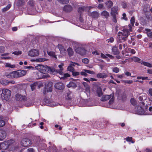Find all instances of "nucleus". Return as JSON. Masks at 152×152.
Here are the masks:
<instances>
[{
    "label": "nucleus",
    "mask_w": 152,
    "mask_h": 152,
    "mask_svg": "<svg viewBox=\"0 0 152 152\" xmlns=\"http://www.w3.org/2000/svg\"><path fill=\"white\" fill-rule=\"evenodd\" d=\"M26 71L25 70L19 69L16 71L10 72L6 75L7 77L9 78H17L25 75Z\"/></svg>",
    "instance_id": "nucleus-1"
},
{
    "label": "nucleus",
    "mask_w": 152,
    "mask_h": 152,
    "mask_svg": "<svg viewBox=\"0 0 152 152\" xmlns=\"http://www.w3.org/2000/svg\"><path fill=\"white\" fill-rule=\"evenodd\" d=\"M35 68L42 73L44 74L48 73L50 72L53 73L54 71V69L53 68H51L47 66H45L42 65H38L37 66H36Z\"/></svg>",
    "instance_id": "nucleus-2"
},
{
    "label": "nucleus",
    "mask_w": 152,
    "mask_h": 152,
    "mask_svg": "<svg viewBox=\"0 0 152 152\" xmlns=\"http://www.w3.org/2000/svg\"><path fill=\"white\" fill-rule=\"evenodd\" d=\"M2 91V93L1 94V98L3 100L7 101L10 98L11 91L7 89H3Z\"/></svg>",
    "instance_id": "nucleus-3"
},
{
    "label": "nucleus",
    "mask_w": 152,
    "mask_h": 152,
    "mask_svg": "<svg viewBox=\"0 0 152 152\" xmlns=\"http://www.w3.org/2000/svg\"><path fill=\"white\" fill-rule=\"evenodd\" d=\"M111 98V99L109 101V103L111 104L113 103L114 100V96L113 94L112 96L111 94L104 95L102 97L101 100L102 101H105Z\"/></svg>",
    "instance_id": "nucleus-4"
},
{
    "label": "nucleus",
    "mask_w": 152,
    "mask_h": 152,
    "mask_svg": "<svg viewBox=\"0 0 152 152\" xmlns=\"http://www.w3.org/2000/svg\"><path fill=\"white\" fill-rule=\"evenodd\" d=\"M32 143L31 140L28 138L23 139L21 142V145L24 147L30 146Z\"/></svg>",
    "instance_id": "nucleus-5"
},
{
    "label": "nucleus",
    "mask_w": 152,
    "mask_h": 152,
    "mask_svg": "<svg viewBox=\"0 0 152 152\" xmlns=\"http://www.w3.org/2000/svg\"><path fill=\"white\" fill-rule=\"evenodd\" d=\"M53 83L52 82H49L45 87V90L43 91V94L46 95V91L47 92H50L52 91Z\"/></svg>",
    "instance_id": "nucleus-6"
},
{
    "label": "nucleus",
    "mask_w": 152,
    "mask_h": 152,
    "mask_svg": "<svg viewBox=\"0 0 152 152\" xmlns=\"http://www.w3.org/2000/svg\"><path fill=\"white\" fill-rule=\"evenodd\" d=\"M39 51L36 49H33L30 50L28 52V55L31 57H36L39 55Z\"/></svg>",
    "instance_id": "nucleus-7"
},
{
    "label": "nucleus",
    "mask_w": 152,
    "mask_h": 152,
    "mask_svg": "<svg viewBox=\"0 0 152 152\" xmlns=\"http://www.w3.org/2000/svg\"><path fill=\"white\" fill-rule=\"evenodd\" d=\"M15 97L16 100L19 101L25 102L27 100V98L25 96L19 94H16Z\"/></svg>",
    "instance_id": "nucleus-8"
},
{
    "label": "nucleus",
    "mask_w": 152,
    "mask_h": 152,
    "mask_svg": "<svg viewBox=\"0 0 152 152\" xmlns=\"http://www.w3.org/2000/svg\"><path fill=\"white\" fill-rule=\"evenodd\" d=\"M75 50L76 53L81 56L85 54L86 52V50L84 48L80 47L76 48Z\"/></svg>",
    "instance_id": "nucleus-9"
},
{
    "label": "nucleus",
    "mask_w": 152,
    "mask_h": 152,
    "mask_svg": "<svg viewBox=\"0 0 152 152\" xmlns=\"http://www.w3.org/2000/svg\"><path fill=\"white\" fill-rule=\"evenodd\" d=\"M54 87L56 89L61 90L64 88V86L62 83L58 82L55 83Z\"/></svg>",
    "instance_id": "nucleus-10"
},
{
    "label": "nucleus",
    "mask_w": 152,
    "mask_h": 152,
    "mask_svg": "<svg viewBox=\"0 0 152 152\" xmlns=\"http://www.w3.org/2000/svg\"><path fill=\"white\" fill-rule=\"evenodd\" d=\"M7 133L3 129H0V141L4 140L6 137Z\"/></svg>",
    "instance_id": "nucleus-11"
},
{
    "label": "nucleus",
    "mask_w": 152,
    "mask_h": 152,
    "mask_svg": "<svg viewBox=\"0 0 152 152\" xmlns=\"http://www.w3.org/2000/svg\"><path fill=\"white\" fill-rule=\"evenodd\" d=\"M72 6L69 4L64 6L63 8L64 11L66 12H69L72 11Z\"/></svg>",
    "instance_id": "nucleus-12"
},
{
    "label": "nucleus",
    "mask_w": 152,
    "mask_h": 152,
    "mask_svg": "<svg viewBox=\"0 0 152 152\" xmlns=\"http://www.w3.org/2000/svg\"><path fill=\"white\" fill-rule=\"evenodd\" d=\"M88 14L89 16H91L94 18H97L99 16V13L96 11H93L92 12H88Z\"/></svg>",
    "instance_id": "nucleus-13"
},
{
    "label": "nucleus",
    "mask_w": 152,
    "mask_h": 152,
    "mask_svg": "<svg viewBox=\"0 0 152 152\" xmlns=\"http://www.w3.org/2000/svg\"><path fill=\"white\" fill-rule=\"evenodd\" d=\"M111 12L110 14L111 15H116L118 14V7L117 6H114L111 9Z\"/></svg>",
    "instance_id": "nucleus-14"
},
{
    "label": "nucleus",
    "mask_w": 152,
    "mask_h": 152,
    "mask_svg": "<svg viewBox=\"0 0 152 152\" xmlns=\"http://www.w3.org/2000/svg\"><path fill=\"white\" fill-rule=\"evenodd\" d=\"M83 70L84 71H82L81 72L80 74L83 76H86L88 75L87 73L89 74H93V71L88 70L87 69H83Z\"/></svg>",
    "instance_id": "nucleus-15"
},
{
    "label": "nucleus",
    "mask_w": 152,
    "mask_h": 152,
    "mask_svg": "<svg viewBox=\"0 0 152 152\" xmlns=\"http://www.w3.org/2000/svg\"><path fill=\"white\" fill-rule=\"evenodd\" d=\"M107 75L105 73H101L97 74L96 75V77L97 78H104L107 77Z\"/></svg>",
    "instance_id": "nucleus-16"
},
{
    "label": "nucleus",
    "mask_w": 152,
    "mask_h": 152,
    "mask_svg": "<svg viewBox=\"0 0 152 152\" xmlns=\"http://www.w3.org/2000/svg\"><path fill=\"white\" fill-rule=\"evenodd\" d=\"M112 50L114 55H118L120 53V52L118 50L117 47L115 46L113 47L112 48Z\"/></svg>",
    "instance_id": "nucleus-17"
},
{
    "label": "nucleus",
    "mask_w": 152,
    "mask_h": 152,
    "mask_svg": "<svg viewBox=\"0 0 152 152\" xmlns=\"http://www.w3.org/2000/svg\"><path fill=\"white\" fill-rule=\"evenodd\" d=\"M121 33L123 36L128 37L129 34V32L127 29H126L124 28L122 30V32H121Z\"/></svg>",
    "instance_id": "nucleus-18"
},
{
    "label": "nucleus",
    "mask_w": 152,
    "mask_h": 152,
    "mask_svg": "<svg viewBox=\"0 0 152 152\" xmlns=\"http://www.w3.org/2000/svg\"><path fill=\"white\" fill-rule=\"evenodd\" d=\"M145 30L146 31V34L150 38H152V32L151 30L149 28H145Z\"/></svg>",
    "instance_id": "nucleus-19"
},
{
    "label": "nucleus",
    "mask_w": 152,
    "mask_h": 152,
    "mask_svg": "<svg viewBox=\"0 0 152 152\" xmlns=\"http://www.w3.org/2000/svg\"><path fill=\"white\" fill-rule=\"evenodd\" d=\"M96 93L98 97H100L102 95L103 93L102 89L101 88L99 87L97 88L96 91Z\"/></svg>",
    "instance_id": "nucleus-20"
},
{
    "label": "nucleus",
    "mask_w": 152,
    "mask_h": 152,
    "mask_svg": "<svg viewBox=\"0 0 152 152\" xmlns=\"http://www.w3.org/2000/svg\"><path fill=\"white\" fill-rule=\"evenodd\" d=\"M48 54L51 57H52L54 58H57L56 55L55 53L54 52L50 51H47Z\"/></svg>",
    "instance_id": "nucleus-21"
},
{
    "label": "nucleus",
    "mask_w": 152,
    "mask_h": 152,
    "mask_svg": "<svg viewBox=\"0 0 152 152\" xmlns=\"http://www.w3.org/2000/svg\"><path fill=\"white\" fill-rule=\"evenodd\" d=\"M86 8L84 7H80L78 8L77 11L80 14V17H81V16L82 14V12H84Z\"/></svg>",
    "instance_id": "nucleus-22"
},
{
    "label": "nucleus",
    "mask_w": 152,
    "mask_h": 152,
    "mask_svg": "<svg viewBox=\"0 0 152 152\" xmlns=\"http://www.w3.org/2000/svg\"><path fill=\"white\" fill-rule=\"evenodd\" d=\"M101 15L102 16H104L105 18H107L109 16L110 14L107 11L104 10L102 12Z\"/></svg>",
    "instance_id": "nucleus-23"
},
{
    "label": "nucleus",
    "mask_w": 152,
    "mask_h": 152,
    "mask_svg": "<svg viewBox=\"0 0 152 152\" xmlns=\"http://www.w3.org/2000/svg\"><path fill=\"white\" fill-rule=\"evenodd\" d=\"M67 51L68 53V55L70 57L73 56L74 52L72 49L70 47H69L67 49Z\"/></svg>",
    "instance_id": "nucleus-24"
},
{
    "label": "nucleus",
    "mask_w": 152,
    "mask_h": 152,
    "mask_svg": "<svg viewBox=\"0 0 152 152\" xmlns=\"http://www.w3.org/2000/svg\"><path fill=\"white\" fill-rule=\"evenodd\" d=\"M14 142L15 141L14 140L10 139L8 140L5 141L4 143H6V144L8 145V146L9 147L10 145L14 143Z\"/></svg>",
    "instance_id": "nucleus-25"
},
{
    "label": "nucleus",
    "mask_w": 152,
    "mask_h": 152,
    "mask_svg": "<svg viewBox=\"0 0 152 152\" xmlns=\"http://www.w3.org/2000/svg\"><path fill=\"white\" fill-rule=\"evenodd\" d=\"M66 99L67 100H71L72 96V93L70 91H68L66 93Z\"/></svg>",
    "instance_id": "nucleus-26"
},
{
    "label": "nucleus",
    "mask_w": 152,
    "mask_h": 152,
    "mask_svg": "<svg viewBox=\"0 0 152 152\" xmlns=\"http://www.w3.org/2000/svg\"><path fill=\"white\" fill-rule=\"evenodd\" d=\"M67 86L68 88L72 87L75 88L77 87L76 84L73 82H70L67 85Z\"/></svg>",
    "instance_id": "nucleus-27"
},
{
    "label": "nucleus",
    "mask_w": 152,
    "mask_h": 152,
    "mask_svg": "<svg viewBox=\"0 0 152 152\" xmlns=\"http://www.w3.org/2000/svg\"><path fill=\"white\" fill-rule=\"evenodd\" d=\"M47 60V59L46 58H36L35 60H32L31 61H36L37 62H43L46 61Z\"/></svg>",
    "instance_id": "nucleus-28"
},
{
    "label": "nucleus",
    "mask_w": 152,
    "mask_h": 152,
    "mask_svg": "<svg viewBox=\"0 0 152 152\" xmlns=\"http://www.w3.org/2000/svg\"><path fill=\"white\" fill-rule=\"evenodd\" d=\"M132 60L135 62L140 63L141 59L136 56H134L132 58Z\"/></svg>",
    "instance_id": "nucleus-29"
},
{
    "label": "nucleus",
    "mask_w": 152,
    "mask_h": 152,
    "mask_svg": "<svg viewBox=\"0 0 152 152\" xmlns=\"http://www.w3.org/2000/svg\"><path fill=\"white\" fill-rule=\"evenodd\" d=\"M144 111L143 108L141 107L138 108L137 110V113L140 115H142L144 113Z\"/></svg>",
    "instance_id": "nucleus-30"
},
{
    "label": "nucleus",
    "mask_w": 152,
    "mask_h": 152,
    "mask_svg": "<svg viewBox=\"0 0 152 152\" xmlns=\"http://www.w3.org/2000/svg\"><path fill=\"white\" fill-rule=\"evenodd\" d=\"M141 64L145 66H146L149 67H152V64L149 62H147L145 61H143L141 63Z\"/></svg>",
    "instance_id": "nucleus-31"
},
{
    "label": "nucleus",
    "mask_w": 152,
    "mask_h": 152,
    "mask_svg": "<svg viewBox=\"0 0 152 152\" xmlns=\"http://www.w3.org/2000/svg\"><path fill=\"white\" fill-rule=\"evenodd\" d=\"M106 4L108 8H111L113 5V3L111 1H107Z\"/></svg>",
    "instance_id": "nucleus-32"
},
{
    "label": "nucleus",
    "mask_w": 152,
    "mask_h": 152,
    "mask_svg": "<svg viewBox=\"0 0 152 152\" xmlns=\"http://www.w3.org/2000/svg\"><path fill=\"white\" fill-rule=\"evenodd\" d=\"M4 143L5 141L1 143L2 149L3 150L7 149L9 148L8 145Z\"/></svg>",
    "instance_id": "nucleus-33"
},
{
    "label": "nucleus",
    "mask_w": 152,
    "mask_h": 152,
    "mask_svg": "<svg viewBox=\"0 0 152 152\" xmlns=\"http://www.w3.org/2000/svg\"><path fill=\"white\" fill-rule=\"evenodd\" d=\"M58 48L59 49L61 52L64 51H66L65 49L64 48V47L61 44H58Z\"/></svg>",
    "instance_id": "nucleus-34"
},
{
    "label": "nucleus",
    "mask_w": 152,
    "mask_h": 152,
    "mask_svg": "<svg viewBox=\"0 0 152 152\" xmlns=\"http://www.w3.org/2000/svg\"><path fill=\"white\" fill-rule=\"evenodd\" d=\"M59 2L62 4H66L69 3L68 0H57Z\"/></svg>",
    "instance_id": "nucleus-35"
},
{
    "label": "nucleus",
    "mask_w": 152,
    "mask_h": 152,
    "mask_svg": "<svg viewBox=\"0 0 152 152\" xmlns=\"http://www.w3.org/2000/svg\"><path fill=\"white\" fill-rule=\"evenodd\" d=\"M121 81L125 84H132L133 83V81L132 80H122Z\"/></svg>",
    "instance_id": "nucleus-36"
},
{
    "label": "nucleus",
    "mask_w": 152,
    "mask_h": 152,
    "mask_svg": "<svg viewBox=\"0 0 152 152\" xmlns=\"http://www.w3.org/2000/svg\"><path fill=\"white\" fill-rule=\"evenodd\" d=\"M24 1L23 0H19L17 4L19 6H22L24 4Z\"/></svg>",
    "instance_id": "nucleus-37"
},
{
    "label": "nucleus",
    "mask_w": 152,
    "mask_h": 152,
    "mask_svg": "<svg viewBox=\"0 0 152 152\" xmlns=\"http://www.w3.org/2000/svg\"><path fill=\"white\" fill-rule=\"evenodd\" d=\"M22 54V51L20 50H16L12 52V54L18 56Z\"/></svg>",
    "instance_id": "nucleus-38"
},
{
    "label": "nucleus",
    "mask_w": 152,
    "mask_h": 152,
    "mask_svg": "<svg viewBox=\"0 0 152 152\" xmlns=\"http://www.w3.org/2000/svg\"><path fill=\"white\" fill-rule=\"evenodd\" d=\"M5 66L7 67L14 68L15 67V66L14 64L12 65L10 63H7L6 64Z\"/></svg>",
    "instance_id": "nucleus-39"
},
{
    "label": "nucleus",
    "mask_w": 152,
    "mask_h": 152,
    "mask_svg": "<svg viewBox=\"0 0 152 152\" xmlns=\"http://www.w3.org/2000/svg\"><path fill=\"white\" fill-rule=\"evenodd\" d=\"M130 102L132 104L133 106H135L137 104L136 100L134 98H131L130 99Z\"/></svg>",
    "instance_id": "nucleus-40"
},
{
    "label": "nucleus",
    "mask_w": 152,
    "mask_h": 152,
    "mask_svg": "<svg viewBox=\"0 0 152 152\" xmlns=\"http://www.w3.org/2000/svg\"><path fill=\"white\" fill-rule=\"evenodd\" d=\"M135 22V19L134 16L132 17L130 19V23L132 26H134V23Z\"/></svg>",
    "instance_id": "nucleus-41"
},
{
    "label": "nucleus",
    "mask_w": 152,
    "mask_h": 152,
    "mask_svg": "<svg viewBox=\"0 0 152 152\" xmlns=\"http://www.w3.org/2000/svg\"><path fill=\"white\" fill-rule=\"evenodd\" d=\"M132 25L129 24L128 26H127V28H125L126 29H127L129 31V32H132Z\"/></svg>",
    "instance_id": "nucleus-42"
},
{
    "label": "nucleus",
    "mask_w": 152,
    "mask_h": 152,
    "mask_svg": "<svg viewBox=\"0 0 152 152\" xmlns=\"http://www.w3.org/2000/svg\"><path fill=\"white\" fill-rule=\"evenodd\" d=\"M70 77V75L68 73L64 74L63 77H61V79L64 80L67 77Z\"/></svg>",
    "instance_id": "nucleus-43"
},
{
    "label": "nucleus",
    "mask_w": 152,
    "mask_h": 152,
    "mask_svg": "<svg viewBox=\"0 0 152 152\" xmlns=\"http://www.w3.org/2000/svg\"><path fill=\"white\" fill-rule=\"evenodd\" d=\"M5 124V121L0 118V127L4 126Z\"/></svg>",
    "instance_id": "nucleus-44"
},
{
    "label": "nucleus",
    "mask_w": 152,
    "mask_h": 152,
    "mask_svg": "<svg viewBox=\"0 0 152 152\" xmlns=\"http://www.w3.org/2000/svg\"><path fill=\"white\" fill-rule=\"evenodd\" d=\"M63 66V65L60 64L58 65V67L60 68V70L59 71V73L61 75H62L63 73V72L62 71L63 70V69L62 68V66Z\"/></svg>",
    "instance_id": "nucleus-45"
},
{
    "label": "nucleus",
    "mask_w": 152,
    "mask_h": 152,
    "mask_svg": "<svg viewBox=\"0 0 152 152\" xmlns=\"http://www.w3.org/2000/svg\"><path fill=\"white\" fill-rule=\"evenodd\" d=\"M67 69L68 71H69L72 72L74 71V70H75L74 68L72 67V66H71L69 65V66H68Z\"/></svg>",
    "instance_id": "nucleus-46"
},
{
    "label": "nucleus",
    "mask_w": 152,
    "mask_h": 152,
    "mask_svg": "<svg viewBox=\"0 0 152 152\" xmlns=\"http://www.w3.org/2000/svg\"><path fill=\"white\" fill-rule=\"evenodd\" d=\"M107 41L108 43H112L114 42V38L113 37H110L109 39H108Z\"/></svg>",
    "instance_id": "nucleus-47"
},
{
    "label": "nucleus",
    "mask_w": 152,
    "mask_h": 152,
    "mask_svg": "<svg viewBox=\"0 0 152 152\" xmlns=\"http://www.w3.org/2000/svg\"><path fill=\"white\" fill-rule=\"evenodd\" d=\"M82 62L84 64H87L89 62V60L87 58H84L82 59Z\"/></svg>",
    "instance_id": "nucleus-48"
},
{
    "label": "nucleus",
    "mask_w": 152,
    "mask_h": 152,
    "mask_svg": "<svg viewBox=\"0 0 152 152\" xmlns=\"http://www.w3.org/2000/svg\"><path fill=\"white\" fill-rule=\"evenodd\" d=\"M72 75L74 76H78L80 75V73L77 72L73 71L72 72Z\"/></svg>",
    "instance_id": "nucleus-49"
},
{
    "label": "nucleus",
    "mask_w": 152,
    "mask_h": 152,
    "mask_svg": "<svg viewBox=\"0 0 152 152\" xmlns=\"http://www.w3.org/2000/svg\"><path fill=\"white\" fill-rule=\"evenodd\" d=\"M113 71L115 73H117L119 72V69L118 68L115 67L113 68Z\"/></svg>",
    "instance_id": "nucleus-50"
},
{
    "label": "nucleus",
    "mask_w": 152,
    "mask_h": 152,
    "mask_svg": "<svg viewBox=\"0 0 152 152\" xmlns=\"http://www.w3.org/2000/svg\"><path fill=\"white\" fill-rule=\"evenodd\" d=\"M23 68L24 69H29L33 70L34 69V67L31 66H24Z\"/></svg>",
    "instance_id": "nucleus-51"
},
{
    "label": "nucleus",
    "mask_w": 152,
    "mask_h": 152,
    "mask_svg": "<svg viewBox=\"0 0 152 152\" xmlns=\"http://www.w3.org/2000/svg\"><path fill=\"white\" fill-rule=\"evenodd\" d=\"M28 4L31 6H33L34 4V1L33 0L29 1L28 2Z\"/></svg>",
    "instance_id": "nucleus-52"
},
{
    "label": "nucleus",
    "mask_w": 152,
    "mask_h": 152,
    "mask_svg": "<svg viewBox=\"0 0 152 152\" xmlns=\"http://www.w3.org/2000/svg\"><path fill=\"white\" fill-rule=\"evenodd\" d=\"M126 141L127 142H131L132 143L134 142L132 141V137H128L126 139Z\"/></svg>",
    "instance_id": "nucleus-53"
},
{
    "label": "nucleus",
    "mask_w": 152,
    "mask_h": 152,
    "mask_svg": "<svg viewBox=\"0 0 152 152\" xmlns=\"http://www.w3.org/2000/svg\"><path fill=\"white\" fill-rule=\"evenodd\" d=\"M113 18V21L115 23L117 22V20L116 19V15H112Z\"/></svg>",
    "instance_id": "nucleus-54"
},
{
    "label": "nucleus",
    "mask_w": 152,
    "mask_h": 152,
    "mask_svg": "<svg viewBox=\"0 0 152 152\" xmlns=\"http://www.w3.org/2000/svg\"><path fill=\"white\" fill-rule=\"evenodd\" d=\"M7 81V80H6L4 79H3L1 80H0V83L1 84H3L4 85H6L7 83V82H6V83H5L6 81Z\"/></svg>",
    "instance_id": "nucleus-55"
},
{
    "label": "nucleus",
    "mask_w": 152,
    "mask_h": 152,
    "mask_svg": "<svg viewBox=\"0 0 152 152\" xmlns=\"http://www.w3.org/2000/svg\"><path fill=\"white\" fill-rule=\"evenodd\" d=\"M37 85V83H34L31 85V87L32 91L34 89V87L36 86Z\"/></svg>",
    "instance_id": "nucleus-56"
},
{
    "label": "nucleus",
    "mask_w": 152,
    "mask_h": 152,
    "mask_svg": "<svg viewBox=\"0 0 152 152\" xmlns=\"http://www.w3.org/2000/svg\"><path fill=\"white\" fill-rule=\"evenodd\" d=\"M123 15V19H124V20H128L127 18L126 17V14L125 13H124L122 15Z\"/></svg>",
    "instance_id": "nucleus-57"
},
{
    "label": "nucleus",
    "mask_w": 152,
    "mask_h": 152,
    "mask_svg": "<svg viewBox=\"0 0 152 152\" xmlns=\"http://www.w3.org/2000/svg\"><path fill=\"white\" fill-rule=\"evenodd\" d=\"M125 75L124 74H122L121 75H117V77H118L120 78V79H122L123 78H124V77H125Z\"/></svg>",
    "instance_id": "nucleus-58"
},
{
    "label": "nucleus",
    "mask_w": 152,
    "mask_h": 152,
    "mask_svg": "<svg viewBox=\"0 0 152 152\" xmlns=\"http://www.w3.org/2000/svg\"><path fill=\"white\" fill-rule=\"evenodd\" d=\"M43 101L46 104L49 103L50 102V100L49 99H47L46 98H45L44 99Z\"/></svg>",
    "instance_id": "nucleus-59"
},
{
    "label": "nucleus",
    "mask_w": 152,
    "mask_h": 152,
    "mask_svg": "<svg viewBox=\"0 0 152 152\" xmlns=\"http://www.w3.org/2000/svg\"><path fill=\"white\" fill-rule=\"evenodd\" d=\"M34 150L33 148H30L28 149L26 152H34Z\"/></svg>",
    "instance_id": "nucleus-60"
},
{
    "label": "nucleus",
    "mask_w": 152,
    "mask_h": 152,
    "mask_svg": "<svg viewBox=\"0 0 152 152\" xmlns=\"http://www.w3.org/2000/svg\"><path fill=\"white\" fill-rule=\"evenodd\" d=\"M130 53L133 54H134L136 53L135 50L133 49H130Z\"/></svg>",
    "instance_id": "nucleus-61"
},
{
    "label": "nucleus",
    "mask_w": 152,
    "mask_h": 152,
    "mask_svg": "<svg viewBox=\"0 0 152 152\" xmlns=\"http://www.w3.org/2000/svg\"><path fill=\"white\" fill-rule=\"evenodd\" d=\"M101 56L102 58H107V57L106 56V55H104L103 53H101Z\"/></svg>",
    "instance_id": "nucleus-62"
},
{
    "label": "nucleus",
    "mask_w": 152,
    "mask_h": 152,
    "mask_svg": "<svg viewBox=\"0 0 152 152\" xmlns=\"http://www.w3.org/2000/svg\"><path fill=\"white\" fill-rule=\"evenodd\" d=\"M106 55L109 57L111 59H113L114 58L113 56L110 54H106Z\"/></svg>",
    "instance_id": "nucleus-63"
},
{
    "label": "nucleus",
    "mask_w": 152,
    "mask_h": 152,
    "mask_svg": "<svg viewBox=\"0 0 152 152\" xmlns=\"http://www.w3.org/2000/svg\"><path fill=\"white\" fill-rule=\"evenodd\" d=\"M139 104L140 106V107H142V106L143 107L144 106L145 104V103L143 102H140Z\"/></svg>",
    "instance_id": "nucleus-64"
}]
</instances>
